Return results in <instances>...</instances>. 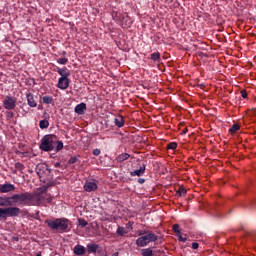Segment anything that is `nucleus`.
Here are the masks:
<instances>
[{"label": "nucleus", "mask_w": 256, "mask_h": 256, "mask_svg": "<svg viewBox=\"0 0 256 256\" xmlns=\"http://www.w3.org/2000/svg\"><path fill=\"white\" fill-rule=\"evenodd\" d=\"M10 201L13 205H45L51 203L53 198L47 193V188H40L34 193L25 192L20 194H13L10 196Z\"/></svg>", "instance_id": "f257e3e1"}, {"label": "nucleus", "mask_w": 256, "mask_h": 256, "mask_svg": "<svg viewBox=\"0 0 256 256\" xmlns=\"http://www.w3.org/2000/svg\"><path fill=\"white\" fill-rule=\"evenodd\" d=\"M138 236L139 238L136 240L137 247H147L149 243H155L159 239V236L151 230H140Z\"/></svg>", "instance_id": "f03ea898"}, {"label": "nucleus", "mask_w": 256, "mask_h": 256, "mask_svg": "<svg viewBox=\"0 0 256 256\" xmlns=\"http://www.w3.org/2000/svg\"><path fill=\"white\" fill-rule=\"evenodd\" d=\"M45 223L52 231H59L60 233H63L69 229V220L65 218L46 220Z\"/></svg>", "instance_id": "7ed1b4c3"}, {"label": "nucleus", "mask_w": 256, "mask_h": 256, "mask_svg": "<svg viewBox=\"0 0 256 256\" xmlns=\"http://www.w3.org/2000/svg\"><path fill=\"white\" fill-rule=\"evenodd\" d=\"M40 149L41 151H53V149H55V135H45L42 139H41V143H40Z\"/></svg>", "instance_id": "20e7f679"}, {"label": "nucleus", "mask_w": 256, "mask_h": 256, "mask_svg": "<svg viewBox=\"0 0 256 256\" xmlns=\"http://www.w3.org/2000/svg\"><path fill=\"white\" fill-rule=\"evenodd\" d=\"M21 213V209L18 207H5L0 208V221L3 219L4 221H7V217H19Z\"/></svg>", "instance_id": "39448f33"}, {"label": "nucleus", "mask_w": 256, "mask_h": 256, "mask_svg": "<svg viewBox=\"0 0 256 256\" xmlns=\"http://www.w3.org/2000/svg\"><path fill=\"white\" fill-rule=\"evenodd\" d=\"M36 173L40 177V179H43V177L51 176V170L45 164H39L36 168Z\"/></svg>", "instance_id": "423d86ee"}, {"label": "nucleus", "mask_w": 256, "mask_h": 256, "mask_svg": "<svg viewBox=\"0 0 256 256\" xmlns=\"http://www.w3.org/2000/svg\"><path fill=\"white\" fill-rule=\"evenodd\" d=\"M3 105L4 108H6L8 111H12V109H15V107H17V99L11 96H6Z\"/></svg>", "instance_id": "0eeeda50"}, {"label": "nucleus", "mask_w": 256, "mask_h": 256, "mask_svg": "<svg viewBox=\"0 0 256 256\" xmlns=\"http://www.w3.org/2000/svg\"><path fill=\"white\" fill-rule=\"evenodd\" d=\"M98 185L96 180H87L84 184V191L87 193H92V191H97Z\"/></svg>", "instance_id": "6e6552de"}, {"label": "nucleus", "mask_w": 256, "mask_h": 256, "mask_svg": "<svg viewBox=\"0 0 256 256\" xmlns=\"http://www.w3.org/2000/svg\"><path fill=\"white\" fill-rule=\"evenodd\" d=\"M16 187L11 183H5L0 185V193H13Z\"/></svg>", "instance_id": "1a4fd4ad"}, {"label": "nucleus", "mask_w": 256, "mask_h": 256, "mask_svg": "<svg viewBox=\"0 0 256 256\" xmlns=\"http://www.w3.org/2000/svg\"><path fill=\"white\" fill-rule=\"evenodd\" d=\"M1 207H13L11 196H0V208Z\"/></svg>", "instance_id": "9d476101"}, {"label": "nucleus", "mask_w": 256, "mask_h": 256, "mask_svg": "<svg viewBox=\"0 0 256 256\" xmlns=\"http://www.w3.org/2000/svg\"><path fill=\"white\" fill-rule=\"evenodd\" d=\"M26 99H27V104L30 107L32 108L37 107V101H35V96L33 95V93L31 92L26 93Z\"/></svg>", "instance_id": "9b49d317"}, {"label": "nucleus", "mask_w": 256, "mask_h": 256, "mask_svg": "<svg viewBox=\"0 0 256 256\" xmlns=\"http://www.w3.org/2000/svg\"><path fill=\"white\" fill-rule=\"evenodd\" d=\"M57 87L62 90L67 89L69 87V78H59Z\"/></svg>", "instance_id": "f8f14e48"}, {"label": "nucleus", "mask_w": 256, "mask_h": 256, "mask_svg": "<svg viewBox=\"0 0 256 256\" xmlns=\"http://www.w3.org/2000/svg\"><path fill=\"white\" fill-rule=\"evenodd\" d=\"M145 164L141 165L138 170L130 172L131 177H142V175H145Z\"/></svg>", "instance_id": "ddd939ff"}, {"label": "nucleus", "mask_w": 256, "mask_h": 256, "mask_svg": "<svg viewBox=\"0 0 256 256\" xmlns=\"http://www.w3.org/2000/svg\"><path fill=\"white\" fill-rule=\"evenodd\" d=\"M73 251H74V255H85V253H87V248H85L81 244H77L74 247Z\"/></svg>", "instance_id": "4468645a"}, {"label": "nucleus", "mask_w": 256, "mask_h": 256, "mask_svg": "<svg viewBox=\"0 0 256 256\" xmlns=\"http://www.w3.org/2000/svg\"><path fill=\"white\" fill-rule=\"evenodd\" d=\"M57 73L61 75L60 79H69L71 72L67 68H58Z\"/></svg>", "instance_id": "2eb2a0df"}, {"label": "nucleus", "mask_w": 256, "mask_h": 256, "mask_svg": "<svg viewBox=\"0 0 256 256\" xmlns=\"http://www.w3.org/2000/svg\"><path fill=\"white\" fill-rule=\"evenodd\" d=\"M85 109H87V104L80 103L75 107V113L78 115H83V113H85Z\"/></svg>", "instance_id": "dca6fc26"}, {"label": "nucleus", "mask_w": 256, "mask_h": 256, "mask_svg": "<svg viewBox=\"0 0 256 256\" xmlns=\"http://www.w3.org/2000/svg\"><path fill=\"white\" fill-rule=\"evenodd\" d=\"M97 249H99V244H95V243H90L87 244L86 246V251H88V253H97Z\"/></svg>", "instance_id": "f3484780"}, {"label": "nucleus", "mask_w": 256, "mask_h": 256, "mask_svg": "<svg viewBox=\"0 0 256 256\" xmlns=\"http://www.w3.org/2000/svg\"><path fill=\"white\" fill-rule=\"evenodd\" d=\"M129 157H131V155H129V153H122L116 157V161H117V163H123V161H127V159H129Z\"/></svg>", "instance_id": "a211bd4d"}, {"label": "nucleus", "mask_w": 256, "mask_h": 256, "mask_svg": "<svg viewBox=\"0 0 256 256\" xmlns=\"http://www.w3.org/2000/svg\"><path fill=\"white\" fill-rule=\"evenodd\" d=\"M114 123L116 127H123L125 125V120L123 119V116H117L114 120Z\"/></svg>", "instance_id": "6ab92c4d"}, {"label": "nucleus", "mask_w": 256, "mask_h": 256, "mask_svg": "<svg viewBox=\"0 0 256 256\" xmlns=\"http://www.w3.org/2000/svg\"><path fill=\"white\" fill-rule=\"evenodd\" d=\"M116 233H117V235H119V237H124V235H127V233H129V231H127V229H125V227L119 226L117 228Z\"/></svg>", "instance_id": "aec40b11"}, {"label": "nucleus", "mask_w": 256, "mask_h": 256, "mask_svg": "<svg viewBox=\"0 0 256 256\" xmlns=\"http://www.w3.org/2000/svg\"><path fill=\"white\" fill-rule=\"evenodd\" d=\"M142 256H153V249L151 248H144L141 250Z\"/></svg>", "instance_id": "412c9836"}, {"label": "nucleus", "mask_w": 256, "mask_h": 256, "mask_svg": "<svg viewBox=\"0 0 256 256\" xmlns=\"http://www.w3.org/2000/svg\"><path fill=\"white\" fill-rule=\"evenodd\" d=\"M42 102L45 105H51L53 103V97H51V96H44V97H42Z\"/></svg>", "instance_id": "4be33fe9"}, {"label": "nucleus", "mask_w": 256, "mask_h": 256, "mask_svg": "<svg viewBox=\"0 0 256 256\" xmlns=\"http://www.w3.org/2000/svg\"><path fill=\"white\" fill-rule=\"evenodd\" d=\"M239 129H241V126H239V124H234L229 129V132L231 133V135H235V133H237V131H239Z\"/></svg>", "instance_id": "5701e85b"}, {"label": "nucleus", "mask_w": 256, "mask_h": 256, "mask_svg": "<svg viewBox=\"0 0 256 256\" xmlns=\"http://www.w3.org/2000/svg\"><path fill=\"white\" fill-rule=\"evenodd\" d=\"M150 59H152V61H159L161 59V54L159 52H154L151 54Z\"/></svg>", "instance_id": "b1692460"}, {"label": "nucleus", "mask_w": 256, "mask_h": 256, "mask_svg": "<svg viewBox=\"0 0 256 256\" xmlns=\"http://www.w3.org/2000/svg\"><path fill=\"white\" fill-rule=\"evenodd\" d=\"M40 129H47L49 127V121L48 120H41L39 122Z\"/></svg>", "instance_id": "393cba45"}, {"label": "nucleus", "mask_w": 256, "mask_h": 256, "mask_svg": "<svg viewBox=\"0 0 256 256\" xmlns=\"http://www.w3.org/2000/svg\"><path fill=\"white\" fill-rule=\"evenodd\" d=\"M186 193H187V189L183 188V186H181V187L177 190V192H176V194H177L179 197H183V195H186Z\"/></svg>", "instance_id": "a878e982"}, {"label": "nucleus", "mask_w": 256, "mask_h": 256, "mask_svg": "<svg viewBox=\"0 0 256 256\" xmlns=\"http://www.w3.org/2000/svg\"><path fill=\"white\" fill-rule=\"evenodd\" d=\"M112 18L114 19V21H120L121 19V13L119 12H112Z\"/></svg>", "instance_id": "bb28decb"}, {"label": "nucleus", "mask_w": 256, "mask_h": 256, "mask_svg": "<svg viewBox=\"0 0 256 256\" xmlns=\"http://www.w3.org/2000/svg\"><path fill=\"white\" fill-rule=\"evenodd\" d=\"M172 231L177 235H181V230L179 229V224H174L172 227Z\"/></svg>", "instance_id": "cd10ccee"}, {"label": "nucleus", "mask_w": 256, "mask_h": 256, "mask_svg": "<svg viewBox=\"0 0 256 256\" xmlns=\"http://www.w3.org/2000/svg\"><path fill=\"white\" fill-rule=\"evenodd\" d=\"M167 149H171L172 151H175L177 149V142H171L167 145Z\"/></svg>", "instance_id": "c85d7f7f"}, {"label": "nucleus", "mask_w": 256, "mask_h": 256, "mask_svg": "<svg viewBox=\"0 0 256 256\" xmlns=\"http://www.w3.org/2000/svg\"><path fill=\"white\" fill-rule=\"evenodd\" d=\"M56 144H57V146H56L55 151L56 152L61 151L63 149V141H57Z\"/></svg>", "instance_id": "c756f323"}, {"label": "nucleus", "mask_w": 256, "mask_h": 256, "mask_svg": "<svg viewBox=\"0 0 256 256\" xmlns=\"http://www.w3.org/2000/svg\"><path fill=\"white\" fill-rule=\"evenodd\" d=\"M15 169H18V171H23V169H25V166L21 162H17L15 164Z\"/></svg>", "instance_id": "7c9ffc66"}, {"label": "nucleus", "mask_w": 256, "mask_h": 256, "mask_svg": "<svg viewBox=\"0 0 256 256\" xmlns=\"http://www.w3.org/2000/svg\"><path fill=\"white\" fill-rule=\"evenodd\" d=\"M78 223H79L80 227H87V225H88L87 221L85 219H81V218L78 219Z\"/></svg>", "instance_id": "2f4dec72"}, {"label": "nucleus", "mask_w": 256, "mask_h": 256, "mask_svg": "<svg viewBox=\"0 0 256 256\" xmlns=\"http://www.w3.org/2000/svg\"><path fill=\"white\" fill-rule=\"evenodd\" d=\"M69 60L67 58H60L57 60V63H59L60 65H67V62Z\"/></svg>", "instance_id": "473e14b6"}, {"label": "nucleus", "mask_w": 256, "mask_h": 256, "mask_svg": "<svg viewBox=\"0 0 256 256\" xmlns=\"http://www.w3.org/2000/svg\"><path fill=\"white\" fill-rule=\"evenodd\" d=\"M177 237L178 241H180L181 243H186L187 237H183L181 234H178Z\"/></svg>", "instance_id": "72a5a7b5"}, {"label": "nucleus", "mask_w": 256, "mask_h": 256, "mask_svg": "<svg viewBox=\"0 0 256 256\" xmlns=\"http://www.w3.org/2000/svg\"><path fill=\"white\" fill-rule=\"evenodd\" d=\"M93 155L95 157H99V155H101V150L99 148H96L93 150Z\"/></svg>", "instance_id": "f704fd0d"}, {"label": "nucleus", "mask_w": 256, "mask_h": 256, "mask_svg": "<svg viewBox=\"0 0 256 256\" xmlns=\"http://www.w3.org/2000/svg\"><path fill=\"white\" fill-rule=\"evenodd\" d=\"M76 161H77V157H71V158L68 160V163H69L70 165H73V164H75Z\"/></svg>", "instance_id": "c9c22d12"}, {"label": "nucleus", "mask_w": 256, "mask_h": 256, "mask_svg": "<svg viewBox=\"0 0 256 256\" xmlns=\"http://www.w3.org/2000/svg\"><path fill=\"white\" fill-rule=\"evenodd\" d=\"M192 249H199V243L193 242L192 243Z\"/></svg>", "instance_id": "e433bc0d"}, {"label": "nucleus", "mask_w": 256, "mask_h": 256, "mask_svg": "<svg viewBox=\"0 0 256 256\" xmlns=\"http://www.w3.org/2000/svg\"><path fill=\"white\" fill-rule=\"evenodd\" d=\"M127 229H133V222H128L126 224Z\"/></svg>", "instance_id": "4c0bfd02"}, {"label": "nucleus", "mask_w": 256, "mask_h": 256, "mask_svg": "<svg viewBox=\"0 0 256 256\" xmlns=\"http://www.w3.org/2000/svg\"><path fill=\"white\" fill-rule=\"evenodd\" d=\"M241 95L243 99H247V92L246 91H241Z\"/></svg>", "instance_id": "58836bf2"}, {"label": "nucleus", "mask_w": 256, "mask_h": 256, "mask_svg": "<svg viewBox=\"0 0 256 256\" xmlns=\"http://www.w3.org/2000/svg\"><path fill=\"white\" fill-rule=\"evenodd\" d=\"M138 183H140V185H143V183H145V179L139 178V179H138Z\"/></svg>", "instance_id": "ea45409f"}, {"label": "nucleus", "mask_w": 256, "mask_h": 256, "mask_svg": "<svg viewBox=\"0 0 256 256\" xmlns=\"http://www.w3.org/2000/svg\"><path fill=\"white\" fill-rule=\"evenodd\" d=\"M112 256H119V252L112 254Z\"/></svg>", "instance_id": "a19ab883"}, {"label": "nucleus", "mask_w": 256, "mask_h": 256, "mask_svg": "<svg viewBox=\"0 0 256 256\" xmlns=\"http://www.w3.org/2000/svg\"><path fill=\"white\" fill-rule=\"evenodd\" d=\"M9 115H10V117H13L14 114H13V112H10Z\"/></svg>", "instance_id": "79ce46f5"}, {"label": "nucleus", "mask_w": 256, "mask_h": 256, "mask_svg": "<svg viewBox=\"0 0 256 256\" xmlns=\"http://www.w3.org/2000/svg\"><path fill=\"white\" fill-rule=\"evenodd\" d=\"M182 133L185 135V133H187V129H186V130H183Z\"/></svg>", "instance_id": "37998d69"}, {"label": "nucleus", "mask_w": 256, "mask_h": 256, "mask_svg": "<svg viewBox=\"0 0 256 256\" xmlns=\"http://www.w3.org/2000/svg\"><path fill=\"white\" fill-rule=\"evenodd\" d=\"M15 241H19V238H15Z\"/></svg>", "instance_id": "c03bdc74"}, {"label": "nucleus", "mask_w": 256, "mask_h": 256, "mask_svg": "<svg viewBox=\"0 0 256 256\" xmlns=\"http://www.w3.org/2000/svg\"><path fill=\"white\" fill-rule=\"evenodd\" d=\"M37 256H41V254H37Z\"/></svg>", "instance_id": "a18cd8bd"}]
</instances>
